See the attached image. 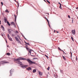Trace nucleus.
<instances>
[{
	"label": "nucleus",
	"mask_w": 78,
	"mask_h": 78,
	"mask_svg": "<svg viewBox=\"0 0 78 78\" xmlns=\"http://www.w3.org/2000/svg\"><path fill=\"white\" fill-rule=\"evenodd\" d=\"M47 19V21L48 20L47 19Z\"/></svg>",
	"instance_id": "48"
},
{
	"label": "nucleus",
	"mask_w": 78,
	"mask_h": 78,
	"mask_svg": "<svg viewBox=\"0 0 78 78\" xmlns=\"http://www.w3.org/2000/svg\"><path fill=\"white\" fill-rule=\"evenodd\" d=\"M39 74L41 76L42 75V73L40 71H39Z\"/></svg>",
	"instance_id": "14"
},
{
	"label": "nucleus",
	"mask_w": 78,
	"mask_h": 78,
	"mask_svg": "<svg viewBox=\"0 0 78 78\" xmlns=\"http://www.w3.org/2000/svg\"><path fill=\"white\" fill-rule=\"evenodd\" d=\"M77 19H78V17L77 18Z\"/></svg>",
	"instance_id": "51"
},
{
	"label": "nucleus",
	"mask_w": 78,
	"mask_h": 78,
	"mask_svg": "<svg viewBox=\"0 0 78 78\" xmlns=\"http://www.w3.org/2000/svg\"><path fill=\"white\" fill-rule=\"evenodd\" d=\"M1 4H2V6H3V2H1Z\"/></svg>",
	"instance_id": "36"
},
{
	"label": "nucleus",
	"mask_w": 78,
	"mask_h": 78,
	"mask_svg": "<svg viewBox=\"0 0 78 78\" xmlns=\"http://www.w3.org/2000/svg\"><path fill=\"white\" fill-rule=\"evenodd\" d=\"M77 57H76V61H77Z\"/></svg>",
	"instance_id": "44"
},
{
	"label": "nucleus",
	"mask_w": 78,
	"mask_h": 78,
	"mask_svg": "<svg viewBox=\"0 0 78 78\" xmlns=\"http://www.w3.org/2000/svg\"><path fill=\"white\" fill-rule=\"evenodd\" d=\"M58 49L60 51H63V50H61L60 48H58Z\"/></svg>",
	"instance_id": "22"
},
{
	"label": "nucleus",
	"mask_w": 78,
	"mask_h": 78,
	"mask_svg": "<svg viewBox=\"0 0 78 78\" xmlns=\"http://www.w3.org/2000/svg\"><path fill=\"white\" fill-rule=\"evenodd\" d=\"M19 33V32H18V31H16V32L15 33L16 34V33Z\"/></svg>",
	"instance_id": "33"
},
{
	"label": "nucleus",
	"mask_w": 78,
	"mask_h": 78,
	"mask_svg": "<svg viewBox=\"0 0 78 78\" xmlns=\"http://www.w3.org/2000/svg\"><path fill=\"white\" fill-rule=\"evenodd\" d=\"M5 63H8V62L6 61H2L0 62V64H5Z\"/></svg>",
	"instance_id": "6"
},
{
	"label": "nucleus",
	"mask_w": 78,
	"mask_h": 78,
	"mask_svg": "<svg viewBox=\"0 0 78 78\" xmlns=\"http://www.w3.org/2000/svg\"><path fill=\"white\" fill-rule=\"evenodd\" d=\"M72 23H73V20H72Z\"/></svg>",
	"instance_id": "42"
},
{
	"label": "nucleus",
	"mask_w": 78,
	"mask_h": 78,
	"mask_svg": "<svg viewBox=\"0 0 78 78\" xmlns=\"http://www.w3.org/2000/svg\"><path fill=\"white\" fill-rule=\"evenodd\" d=\"M1 28H2V30H3L4 31H5V28H4V27H3V25L1 26Z\"/></svg>",
	"instance_id": "13"
},
{
	"label": "nucleus",
	"mask_w": 78,
	"mask_h": 78,
	"mask_svg": "<svg viewBox=\"0 0 78 78\" xmlns=\"http://www.w3.org/2000/svg\"><path fill=\"white\" fill-rule=\"evenodd\" d=\"M27 70H31V67H28L27 68Z\"/></svg>",
	"instance_id": "15"
},
{
	"label": "nucleus",
	"mask_w": 78,
	"mask_h": 78,
	"mask_svg": "<svg viewBox=\"0 0 78 78\" xmlns=\"http://www.w3.org/2000/svg\"><path fill=\"white\" fill-rule=\"evenodd\" d=\"M8 32L9 33H11V32H12V30H11L9 29H8Z\"/></svg>",
	"instance_id": "12"
},
{
	"label": "nucleus",
	"mask_w": 78,
	"mask_h": 78,
	"mask_svg": "<svg viewBox=\"0 0 78 78\" xmlns=\"http://www.w3.org/2000/svg\"><path fill=\"white\" fill-rule=\"evenodd\" d=\"M15 38L16 41H18V42H18L19 43H20V41H19V39H18V38H17V37H15Z\"/></svg>",
	"instance_id": "9"
},
{
	"label": "nucleus",
	"mask_w": 78,
	"mask_h": 78,
	"mask_svg": "<svg viewBox=\"0 0 78 78\" xmlns=\"http://www.w3.org/2000/svg\"><path fill=\"white\" fill-rule=\"evenodd\" d=\"M47 21L48 23L49 26V27L50 28V23H49V21H48H48Z\"/></svg>",
	"instance_id": "20"
},
{
	"label": "nucleus",
	"mask_w": 78,
	"mask_h": 78,
	"mask_svg": "<svg viewBox=\"0 0 78 78\" xmlns=\"http://www.w3.org/2000/svg\"><path fill=\"white\" fill-rule=\"evenodd\" d=\"M22 62L20 64V66H21V67H22V68H23V69H25L27 68V67H28V65H22Z\"/></svg>",
	"instance_id": "1"
},
{
	"label": "nucleus",
	"mask_w": 78,
	"mask_h": 78,
	"mask_svg": "<svg viewBox=\"0 0 78 78\" xmlns=\"http://www.w3.org/2000/svg\"><path fill=\"white\" fill-rule=\"evenodd\" d=\"M14 16L15 17V21L16 22V19L17 18V17H16V15H14Z\"/></svg>",
	"instance_id": "16"
},
{
	"label": "nucleus",
	"mask_w": 78,
	"mask_h": 78,
	"mask_svg": "<svg viewBox=\"0 0 78 78\" xmlns=\"http://www.w3.org/2000/svg\"><path fill=\"white\" fill-rule=\"evenodd\" d=\"M27 61L30 64H36L35 62L31 61V60H30L29 58L27 59Z\"/></svg>",
	"instance_id": "2"
},
{
	"label": "nucleus",
	"mask_w": 78,
	"mask_h": 78,
	"mask_svg": "<svg viewBox=\"0 0 78 78\" xmlns=\"http://www.w3.org/2000/svg\"><path fill=\"white\" fill-rule=\"evenodd\" d=\"M44 2H46V1L45 0H44Z\"/></svg>",
	"instance_id": "41"
},
{
	"label": "nucleus",
	"mask_w": 78,
	"mask_h": 78,
	"mask_svg": "<svg viewBox=\"0 0 78 78\" xmlns=\"http://www.w3.org/2000/svg\"><path fill=\"white\" fill-rule=\"evenodd\" d=\"M68 17L69 18V19L70 18V16L68 15Z\"/></svg>",
	"instance_id": "34"
},
{
	"label": "nucleus",
	"mask_w": 78,
	"mask_h": 78,
	"mask_svg": "<svg viewBox=\"0 0 78 78\" xmlns=\"http://www.w3.org/2000/svg\"><path fill=\"white\" fill-rule=\"evenodd\" d=\"M46 1H47V2H48V3L49 4L50 3V2H49L47 0Z\"/></svg>",
	"instance_id": "29"
},
{
	"label": "nucleus",
	"mask_w": 78,
	"mask_h": 78,
	"mask_svg": "<svg viewBox=\"0 0 78 78\" xmlns=\"http://www.w3.org/2000/svg\"><path fill=\"white\" fill-rule=\"evenodd\" d=\"M7 23L8 25H9V26H11V24L10 23H9V22L8 21H7Z\"/></svg>",
	"instance_id": "18"
},
{
	"label": "nucleus",
	"mask_w": 78,
	"mask_h": 78,
	"mask_svg": "<svg viewBox=\"0 0 78 78\" xmlns=\"http://www.w3.org/2000/svg\"><path fill=\"white\" fill-rule=\"evenodd\" d=\"M26 49H27V50H28V48H27Z\"/></svg>",
	"instance_id": "37"
},
{
	"label": "nucleus",
	"mask_w": 78,
	"mask_h": 78,
	"mask_svg": "<svg viewBox=\"0 0 78 78\" xmlns=\"http://www.w3.org/2000/svg\"><path fill=\"white\" fill-rule=\"evenodd\" d=\"M2 36H3V35H2Z\"/></svg>",
	"instance_id": "53"
},
{
	"label": "nucleus",
	"mask_w": 78,
	"mask_h": 78,
	"mask_svg": "<svg viewBox=\"0 0 78 78\" xmlns=\"http://www.w3.org/2000/svg\"><path fill=\"white\" fill-rule=\"evenodd\" d=\"M71 39L72 40V41H74L73 40V37H71Z\"/></svg>",
	"instance_id": "32"
},
{
	"label": "nucleus",
	"mask_w": 78,
	"mask_h": 78,
	"mask_svg": "<svg viewBox=\"0 0 78 78\" xmlns=\"http://www.w3.org/2000/svg\"><path fill=\"white\" fill-rule=\"evenodd\" d=\"M44 56H46V57H47V58H48V56H47V55H45Z\"/></svg>",
	"instance_id": "24"
},
{
	"label": "nucleus",
	"mask_w": 78,
	"mask_h": 78,
	"mask_svg": "<svg viewBox=\"0 0 78 78\" xmlns=\"http://www.w3.org/2000/svg\"><path fill=\"white\" fill-rule=\"evenodd\" d=\"M48 69V70H50V67H48V68L47 69Z\"/></svg>",
	"instance_id": "30"
},
{
	"label": "nucleus",
	"mask_w": 78,
	"mask_h": 78,
	"mask_svg": "<svg viewBox=\"0 0 78 78\" xmlns=\"http://www.w3.org/2000/svg\"><path fill=\"white\" fill-rule=\"evenodd\" d=\"M1 24V21H0V25Z\"/></svg>",
	"instance_id": "40"
},
{
	"label": "nucleus",
	"mask_w": 78,
	"mask_h": 78,
	"mask_svg": "<svg viewBox=\"0 0 78 78\" xmlns=\"http://www.w3.org/2000/svg\"><path fill=\"white\" fill-rule=\"evenodd\" d=\"M4 22L5 23H7V22H8V20H7V18H6L5 17L4 18Z\"/></svg>",
	"instance_id": "10"
},
{
	"label": "nucleus",
	"mask_w": 78,
	"mask_h": 78,
	"mask_svg": "<svg viewBox=\"0 0 78 78\" xmlns=\"http://www.w3.org/2000/svg\"><path fill=\"white\" fill-rule=\"evenodd\" d=\"M18 37V38H19V39H20V37L19 36V35H17V36L16 37Z\"/></svg>",
	"instance_id": "23"
},
{
	"label": "nucleus",
	"mask_w": 78,
	"mask_h": 78,
	"mask_svg": "<svg viewBox=\"0 0 78 78\" xmlns=\"http://www.w3.org/2000/svg\"><path fill=\"white\" fill-rule=\"evenodd\" d=\"M33 73H35V72H36V69L33 70Z\"/></svg>",
	"instance_id": "19"
},
{
	"label": "nucleus",
	"mask_w": 78,
	"mask_h": 78,
	"mask_svg": "<svg viewBox=\"0 0 78 78\" xmlns=\"http://www.w3.org/2000/svg\"><path fill=\"white\" fill-rule=\"evenodd\" d=\"M14 60L16 61H17V62H18V64H21V63H22V62L20 61V60L18 59V58L17 59H15Z\"/></svg>",
	"instance_id": "5"
},
{
	"label": "nucleus",
	"mask_w": 78,
	"mask_h": 78,
	"mask_svg": "<svg viewBox=\"0 0 78 78\" xmlns=\"http://www.w3.org/2000/svg\"><path fill=\"white\" fill-rule=\"evenodd\" d=\"M7 37H8V39H9L10 41H12V38L9 35V34H8Z\"/></svg>",
	"instance_id": "4"
},
{
	"label": "nucleus",
	"mask_w": 78,
	"mask_h": 78,
	"mask_svg": "<svg viewBox=\"0 0 78 78\" xmlns=\"http://www.w3.org/2000/svg\"><path fill=\"white\" fill-rule=\"evenodd\" d=\"M61 5L62 4H60V5L59 8H60V9H62V8H61Z\"/></svg>",
	"instance_id": "26"
},
{
	"label": "nucleus",
	"mask_w": 78,
	"mask_h": 78,
	"mask_svg": "<svg viewBox=\"0 0 78 78\" xmlns=\"http://www.w3.org/2000/svg\"><path fill=\"white\" fill-rule=\"evenodd\" d=\"M25 43H26V44H28V45H30V44H29V43H28L26 42H25Z\"/></svg>",
	"instance_id": "35"
},
{
	"label": "nucleus",
	"mask_w": 78,
	"mask_h": 78,
	"mask_svg": "<svg viewBox=\"0 0 78 78\" xmlns=\"http://www.w3.org/2000/svg\"><path fill=\"white\" fill-rule=\"evenodd\" d=\"M63 53H64L65 52H64V51H63Z\"/></svg>",
	"instance_id": "45"
},
{
	"label": "nucleus",
	"mask_w": 78,
	"mask_h": 78,
	"mask_svg": "<svg viewBox=\"0 0 78 78\" xmlns=\"http://www.w3.org/2000/svg\"><path fill=\"white\" fill-rule=\"evenodd\" d=\"M5 12H8V9H7L5 10Z\"/></svg>",
	"instance_id": "25"
},
{
	"label": "nucleus",
	"mask_w": 78,
	"mask_h": 78,
	"mask_svg": "<svg viewBox=\"0 0 78 78\" xmlns=\"http://www.w3.org/2000/svg\"><path fill=\"white\" fill-rule=\"evenodd\" d=\"M11 24L12 25H14V27H16V24H15V23L14 22H11Z\"/></svg>",
	"instance_id": "11"
},
{
	"label": "nucleus",
	"mask_w": 78,
	"mask_h": 78,
	"mask_svg": "<svg viewBox=\"0 0 78 78\" xmlns=\"http://www.w3.org/2000/svg\"><path fill=\"white\" fill-rule=\"evenodd\" d=\"M62 57L64 60H66V58H65V57H64V56H63Z\"/></svg>",
	"instance_id": "21"
},
{
	"label": "nucleus",
	"mask_w": 78,
	"mask_h": 78,
	"mask_svg": "<svg viewBox=\"0 0 78 78\" xmlns=\"http://www.w3.org/2000/svg\"><path fill=\"white\" fill-rule=\"evenodd\" d=\"M57 33H59V32H58V31H57Z\"/></svg>",
	"instance_id": "46"
},
{
	"label": "nucleus",
	"mask_w": 78,
	"mask_h": 78,
	"mask_svg": "<svg viewBox=\"0 0 78 78\" xmlns=\"http://www.w3.org/2000/svg\"><path fill=\"white\" fill-rule=\"evenodd\" d=\"M14 1H15L16 2H17V1H16V0H14Z\"/></svg>",
	"instance_id": "43"
},
{
	"label": "nucleus",
	"mask_w": 78,
	"mask_h": 78,
	"mask_svg": "<svg viewBox=\"0 0 78 78\" xmlns=\"http://www.w3.org/2000/svg\"><path fill=\"white\" fill-rule=\"evenodd\" d=\"M7 47H8V46H7Z\"/></svg>",
	"instance_id": "52"
},
{
	"label": "nucleus",
	"mask_w": 78,
	"mask_h": 78,
	"mask_svg": "<svg viewBox=\"0 0 78 78\" xmlns=\"http://www.w3.org/2000/svg\"><path fill=\"white\" fill-rule=\"evenodd\" d=\"M12 36L13 37L14 36H15V34H12Z\"/></svg>",
	"instance_id": "31"
},
{
	"label": "nucleus",
	"mask_w": 78,
	"mask_h": 78,
	"mask_svg": "<svg viewBox=\"0 0 78 78\" xmlns=\"http://www.w3.org/2000/svg\"><path fill=\"white\" fill-rule=\"evenodd\" d=\"M18 59H19V60H24V61H26V60H27V59L26 58H22V57H20L18 58Z\"/></svg>",
	"instance_id": "3"
},
{
	"label": "nucleus",
	"mask_w": 78,
	"mask_h": 78,
	"mask_svg": "<svg viewBox=\"0 0 78 78\" xmlns=\"http://www.w3.org/2000/svg\"><path fill=\"white\" fill-rule=\"evenodd\" d=\"M7 55L9 56L10 55V54L9 53H7Z\"/></svg>",
	"instance_id": "27"
},
{
	"label": "nucleus",
	"mask_w": 78,
	"mask_h": 78,
	"mask_svg": "<svg viewBox=\"0 0 78 78\" xmlns=\"http://www.w3.org/2000/svg\"><path fill=\"white\" fill-rule=\"evenodd\" d=\"M18 7H19V4H18Z\"/></svg>",
	"instance_id": "47"
},
{
	"label": "nucleus",
	"mask_w": 78,
	"mask_h": 78,
	"mask_svg": "<svg viewBox=\"0 0 78 78\" xmlns=\"http://www.w3.org/2000/svg\"><path fill=\"white\" fill-rule=\"evenodd\" d=\"M58 4H59L60 5H61V4H60V2L58 3Z\"/></svg>",
	"instance_id": "38"
},
{
	"label": "nucleus",
	"mask_w": 78,
	"mask_h": 78,
	"mask_svg": "<svg viewBox=\"0 0 78 78\" xmlns=\"http://www.w3.org/2000/svg\"><path fill=\"white\" fill-rule=\"evenodd\" d=\"M4 39L5 41H6V43H7V41L6 40V38H5Z\"/></svg>",
	"instance_id": "28"
},
{
	"label": "nucleus",
	"mask_w": 78,
	"mask_h": 78,
	"mask_svg": "<svg viewBox=\"0 0 78 78\" xmlns=\"http://www.w3.org/2000/svg\"><path fill=\"white\" fill-rule=\"evenodd\" d=\"M54 33H55V30H54Z\"/></svg>",
	"instance_id": "49"
},
{
	"label": "nucleus",
	"mask_w": 78,
	"mask_h": 78,
	"mask_svg": "<svg viewBox=\"0 0 78 78\" xmlns=\"http://www.w3.org/2000/svg\"><path fill=\"white\" fill-rule=\"evenodd\" d=\"M32 51H33V50L31 49H30V50L29 51V52H30V54H31V52Z\"/></svg>",
	"instance_id": "17"
},
{
	"label": "nucleus",
	"mask_w": 78,
	"mask_h": 78,
	"mask_svg": "<svg viewBox=\"0 0 78 78\" xmlns=\"http://www.w3.org/2000/svg\"><path fill=\"white\" fill-rule=\"evenodd\" d=\"M14 72V69H12L10 71V76H11V74H12V73Z\"/></svg>",
	"instance_id": "8"
},
{
	"label": "nucleus",
	"mask_w": 78,
	"mask_h": 78,
	"mask_svg": "<svg viewBox=\"0 0 78 78\" xmlns=\"http://www.w3.org/2000/svg\"><path fill=\"white\" fill-rule=\"evenodd\" d=\"M72 53H71V56H72Z\"/></svg>",
	"instance_id": "50"
},
{
	"label": "nucleus",
	"mask_w": 78,
	"mask_h": 78,
	"mask_svg": "<svg viewBox=\"0 0 78 78\" xmlns=\"http://www.w3.org/2000/svg\"><path fill=\"white\" fill-rule=\"evenodd\" d=\"M24 37L25 39H26V40H27V39L26 38H25V37Z\"/></svg>",
	"instance_id": "39"
},
{
	"label": "nucleus",
	"mask_w": 78,
	"mask_h": 78,
	"mask_svg": "<svg viewBox=\"0 0 78 78\" xmlns=\"http://www.w3.org/2000/svg\"><path fill=\"white\" fill-rule=\"evenodd\" d=\"M71 33L73 35H74L75 34V30H72Z\"/></svg>",
	"instance_id": "7"
}]
</instances>
